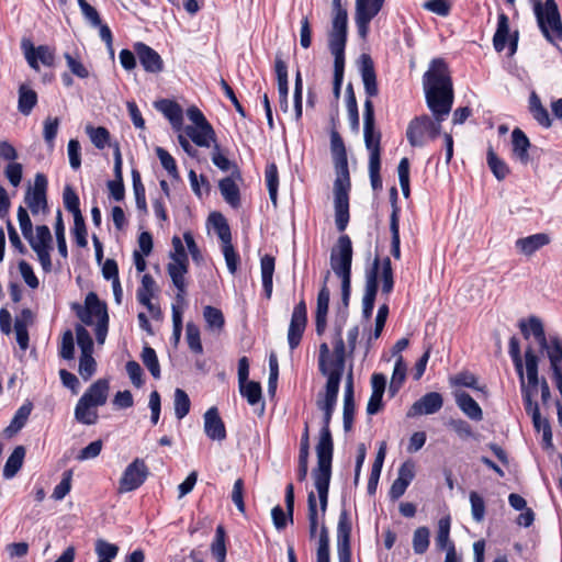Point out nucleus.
<instances>
[{
    "mask_svg": "<svg viewBox=\"0 0 562 562\" xmlns=\"http://www.w3.org/2000/svg\"><path fill=\"white\" fill-rule=\"evenodd\" d=\"M37 104V93L29 85L22 83L19 87L18 110L27 116Z\"/></svg>",
    "mask_w": 562,
    "mask_h": 562,
    "instance_id": "nucleus-37",
    "label": "nucleus"
},
{
    "mask_svg": "<svg viewBox=\"0 0 562 562\" xmlns=\"http://www.w3.org/2000/svg\"><path fill=\"white\" fill-rule=\"evenodd\" d=\"M140 357H142L143 363L149 370L151 375L155 379H159L160 378V366H159V362L157 359L156 351L151 347L145 346L143 348Z\"/></svg>",
    "mask_w": 562,
    "mask_h": 562,
    "instance_id": "nucleus-54",
    "label": "nucleus"
},
{
    "mask_svg": "<svg viewBox=\"0 0 562 562\" xmlns=\"http://www.w3.org/2000/svg\"><path fill=\"white\" fill-rule=\"evenodd\" d=\"M86 133L89 135L92 144L99 149H103L110 139L109 131L102 126L93 127L87 125Z\"/></svg>",
    "mask_w": 562,
    "mask_h": 562,
    "instance_id": "nucleus-57",
    "label": "nucleus"
},
{
    "mask_svg": "<svg viewBox=\"0 0 562 562\" xmlns=\"http://www.w3.org/2000/svg\"><path fill=\"white\" fill-rule=\"evenodd\" d=\"M60 120L58 117L47 116L43 122V137L47 147L54 149V140L57 136Z\"/></svg>",
    "mask_w": 562,
    "mask_h": 562,
    "instance_id": "nucleus-53",
    "label": "nucleus"
},
{
    "mask_svg": "<svg viewBox=\"0 0 562 562\" xmlns=\"http://www.w3.org/2000/svg\"><path fill=\"white\" fill-rule=\"evenodd\" d=\"M308 456H310V436L308 427L305 426L304 432L301 438L300 453H299V481H305L308 472Z\"/></svg>",
    "mask_w": 562,
    "mask_h": 562,
    "instance_id": "nucleus-39",
    "label": "nucleus"
},
{
    "mask_svg": "<svg viewBox=\"0 0 562 562\" xmlns=\"http://www.w3.org/2000/svg\"><path fill=\"white\" fill-rule=\"evenodd\" d=\"M157 157L160 160L161 166L166 169V171L175 179L179 178L178 168L172 156L162 147H157L155 149Z\"/></svg>",
    "mask_w": 562,
    "mask_h": 562,
    "instance_id": "nucleus-63",
    "label": "nucleus"
},
{
    "mask_svg": "<svg viewBox=\"0 0 562 562\" xmlns=\"http://www.w3.org/2000/svg\"><path fill=\"white\" fill-rule=\"evenodd\" d=\"M265 176L270 200L272 204L277 206L279 177L276 164H270L267 166Z\"/></svg>",
    "mask_w": 562,
    "mask_h": 562,
    "instance_id": "nucleus-52",
    "label": "nucleus"
},
{
    "mask_svg": "<svg viewBox=\"0 0 562 562\" xmlns=\"http://www.w3.org/2000/svg\"><path fill=\"white\" fill-rule=\"evenodd\" d=\"M443 398L438 392H430L416 401L407 412V417H416L420 415H431L441 409Z\"/></svg>",
    "mask_w": 562,
    "mask_h": 562,
    "instance_id": "nucleus-21",
    "label": "nucleus"
},
{
    "mask_svg": "<svg viewBox=\"0 0 562 562\" xmlns=\"http://www.w3.org/2000/svg\"><path fill=\"white\" fill-rule=\"evenodd\" d=\"M155 108L168 119L173 131L184 132L196 146L210 147L215 143V132L198 106L188 108L187 116L192 124L186 127L183 126V110L177 102L162 99L155 102Z\"/></svg>",
    "mask_w": 562,
    "mask_h": 562,
    "instance_id": "nucleus-3",
    "label": "nucleus"
},
{
    "mask_svg": "<svg viewBox=\"0 0 562 562\" xmlns=\"http://www.w3.org/2000/svg\"><path fill=\"white\" fill-rule=\"evenodd\" d=\"M25 453L26 451L23 446L14 448L3 468V476L5 479H12L20 471L23 465Z\"/></svg>",
    "mask_w": 562,
    "mask_h": 562,
    "instance_id": "nucleus-40",
    "label": "nucleus"
},
{
    "mask_svg": "<svg viewBox=\"0 0 562 562\" xmlns=\"http://www.w3.org/2000/svg\"><path fill=\"white\" fill-rule=\"evenodd\" d=\"M355 414V401H353V380L352 373L349 372L345 385L344 395V429L349 431L352 427Z\"/></svg>",
    "mask_w": 562,
    "mask_h": 562,
    "instance_id": "nucleus-32",
    "label": "nucleus"
},
{
    "mask_svg": "<svg viewBox=\"0 0 562 562\" xmlns=\"http://www.w3.org/2000/svg\"><path fill=\"white\" fill-rule=\"evenodd\" d=\"M21 46L27 64L34 70H38V60L47 67L54 65L55 54L48 46L40 45L38 47H34L29 38H23Z\"/></svg>",
    "mask_w": 562,
    "mask_h": 562,
    "instance_id": "nucleus-16",
    "label": "nucleus"
},
{
    "mask_svg": "<svg viewBox=\"0 0 562 562\" xmlns=\"http://www.w3.org/2000/svg\"><path fill=\"white\" fill-rule=\"evenodd\" d=\"M134 50L145 71L151 74L162 71L164 60L155 49L142 42H138L134 44Z\"/></svg>",
    "mask_w": 562,
    "mask_h": 562,
    "instance_id": "nucleus-22",
    "label": "nucleus"
},
{
    "mask_svg": "<svg viewBox=\"0 0 562 562\" xmlns=\"http://www.w3.org/2000/svg\"><path fill=\"white\" fill-rule=\"evenodd\" d=\"M316 555L317 562H329V535L325 525L321 527Z\"/></svg>",
    "mask_w": 562,
    "mask_h": 562,
    "instance_id": "nucleus-62",
    "label": "nucleus"
},
{
    "mask_svg": "<svg viewBox=\"0 0 562 562\" xmlns=\"http://www.w3.org/2000/svg\"><path fill=\"white\" fill-rule=\"evenodd\" d=\"M173 405L175 414L178 419H182L184 416L188 415L190 411V398L183 390L176 389Z\"/></svg>",
    "mask_w": 562,
    "mask_h": 562,
    "instance_id": "nucleus-60",
    "label": "nucleus"
},
{
    "mask_svg": "<svg viewBox=\"0 0 562 562\" xmlns=\"http://www.w3.org/2000/svg\"><path fill=\"white\" fill-rule=\"evenodd\" d=\"M330 272L327 271L324 278V284L321 288L317 295V305H316V314H315V325L317 335H323L326 326H327V313L329 307V296L330 292L327 286V281L329 279Z\"/></svg>",
    "mask_w": 562,
    "mask_h": 562,
    "instance_id": "nucleus-23",
    "label": "nucleus"
},
{
    "mask_svg": "<svg viewBox=\"0 0 562 562\" xmlns=\"http://www.w3.org/2000/svg\"><path fill=\"white\" fill-rule=\"evenodd\" d=\"M430 531L427 527H418L413 535V550L416 554H424L430 543Z\"/></svg>",
    "mask_w": 562,
    "mask_h": 562,
    "instance_id": "nucleus-51",
    "label": "nucleus"
},
{
    "mask_svg": "<svg viewBox=\"0 0 562 562\" xmlns=\"http://www.w3.org/2000/svg\"><path fill=\"white\" fill-rule=\"evenodd\" d=\"M306 305L304 301H301L293 310L289 326L288 342L291 349H295L300 345L302 335L306 327Z\"/></svg>",
    "mask_w": 562,
    "mask_h": 562,
    "instance_id": "nucleus-19",
    "label": "nucleus"
},
{
    "mask_svg": "<svg viewBox=\"0 0 562 562\" xmlns=\"http://www.w3.org/2000/svg\"><path fill=\"white\" fill-rule=\"evenodd\" d=\"M450 526L451 520L449 516L440 518L435 537L437 548L439 550H446V552H449L450 547H456L454 543L450 540Z\"/></svg>",
    "mask_w": 562,
    "mask_h": 562,
    "instance_id": "nucleus-41",
    "label": "nucleus"
},
{
    "mask_svg": "<svg viewBox=\"0 0 562 562\" xmlns=\"http://www.w3.org/2000/svg\"><path fill=\"white\" fill-rule=\"evenodd\" d=\"M509 35V20L505 13L498 15L497 29L493 37V44L497 52H502L507 43Z\"/></svg>",
    "mask_w": 562,
    "mask_h": 562,
    "instance_id": "nucleus-43",
    "label": "nucleus"
},
{
    "mask_svg": "<svg viewBox=\"0 0 562 562\" xmlns=\"http://www.w3.org/2000/svg\"><path fill=\"white\" fill-rule=\"evenodd\" d=\"M79 319L87 326H95L94 334L98 344L102 345L105 341L109 326V315L106 305L102 303L94 292L87 294L85 306L75 304Z\"/></svg>",
    "mask_w": 562,
    "mask_h": 562,
    "instance_id": "nucleus-6",
    "label": "nucleus"
},
{
    "mask_svg": "<svg viewBox=\"0 0 562 562\" xmlns=\"http://www.w3.org/2000/svg\"><path fill=\"white\" fill-rule=\"evenodd\" d=\"M487 165L497 180H504L509 173L507 164L495 154L491 146L487 149Z\"/></svg>",
    "mask_w": 562,
    "mask_h": 562,
    "instance_id": "nucleus-49",
    "label": "nucleus"
},
{
    "mask_svg": "<svg viewBox=\"0 0 562 562\" xmlns=\"http://www.w3.org/2000/svg\"><path fill=\"white\" fill-rule=\"evenodd\" d=\"M285 507L286 513L280 506L273 507L271 512L273 525L279 530L286 526L288 518L293 521L294 488L292 484H288L285 488Z\"/></svg>",
    "mask_w": 562,
    "mask_h": 562,
    "instance_id": "nucleus-26",
    "label": "nucleus"
},
{
    "mask_svg": "<svg viewBox=\"0 0 562 562\" xmlns=\"http://www.w3.org/2000/svg\"><path fill=\"white\" fill-rule=\"evenodd\" d=\"M529 109L533 119L542 126L550 127L551 119L547 109L541 104L539 97L532 92L529 98Z\"/></svg>",
    "mask_w": 562,
    "mask_h": 562,
    "instance_id": "nucleus-45",
    "label": "nucleus"
},
{
    "mask_svg": "<svg viewBox=\"0 0 562 562\" xmlns=\"http://www.w3.org/2000/svg\"><path fill=\"white\" fill-rule=\"evenodd\" d=\"M47 179L43 173H37L34 178V186L29 188L24 201L32 214H37L41 211L47 210L46 200Z\"/></svg>",
    "mask_w": 562,
    "mask_h": 562,
    "instance_id": "nucleus-15",
    "label": "nucleus"
},
{
    "mask_svg": "<svg viewBox=\"0 0 562 562\" xmlns=\"http://www.w3.org/2000/svg\"><path fill=\"white\" fill-rule=\"evenodd\" d=\"M540 349L546 352L550 360L553 379L557 383V387L562 394V341L559 337L551 336L547 341V346L540 347Z\"/></svg>",
    "mask_w": 562,
    "mask_h": 562,
    "instance_id": "nucleus-17",
    "label": "nucleus"
},
{
    "mask_svg": "<svg viewBox=\"0 0 562 562\" xmlns=\"http://www.w3.org/2000/svg\"><path fill=\"white\" fill-rule=\"evenodd\" d=\"M334 16L329 33V45H346L347 41V11L341 0H333Z\"/></svg>",
    "mask_w": 562,
    "mask_h": 562,
    "instance_id": "nucleus-18",
    "label": "nucleus"
},
{
    "mask_svg": "<svg viewBox=\"0 0 562 562\" xmlns=\"http://www.w3.org/2000/svg\"><path fill=\"white\" fill-rule=\"evenodd\" d=\"M209 221L212 223L218 238L222 240V244L232 241L229 226L222 214L213 213L210 215Z\"/></svg>",
    "mask_w": 562,
    "mask_h": 562,
    "instance_id": "nucleus-50",
    "label": "nucleus"
},
{
    "mask_svg": "<svg viewBox=\"0 0 562 562\" xmlns=\"http://www.w3.org/2000/svg\"><path fill=\"white\" fill-rule=\"evenodd\" d=\"M423 85L427 106L434 119L420 115L408 123L406 137L413 147H423L427 138L435 139L440 134L441 122L450 113L453 103L452 81L448 66L442 59L431 61L424 75Z\"/></svg>",
    "mask_w": 562,
    "mask_h": 562,
    "instance_id": "nucleus-1",
    "label": "nucleus"
},
{
    "mask_svg": "<svg viewBox=\"0 0 562 562\" xmlns=\"http://www.w3.org/2000/svg\"><path fill=\"white\" fill-rule=\"evenodd\" d=\"M513 154L522 162L527 164L529 160L528 149L530 142L526 134L520 128H515L512 133Z\"/></svg>",
    "mask_w": 562,
    "mask_h": 562,
    "instance_id": "nucleus-38",
    "label": "nucleus"
},
{
    "mask_svg": "<svg viewBox=\"0 0 562 562\" xmlns=\"http://www.w3.org/2000/svg\"><path fill=\"white\" fill-rule=\"evenodd\" d=\"M133 190L136 199V205L139 210L147 212L145 187L142 183L140 175L137 170H132Z\"/></svg>",
    "mask_w": 562,
    "mask_h": 562,
    "instance_id": "nucleus-58",
    "label": "nucleus"
},
{
    "mask_svg": "<svg viewBox=\"0 0 562 562\" xmlns=\"http://www.w3.org/2000/svg\"><path fill=\"white\" fill-rule=\"evenodd\" d=\"M360 74L364 86V91L370 98L375 97L379 92L376 85V76L374 65L371 57L368 54L360 56Z\"/></svg>",
    "mask_w": 562,
    "mask_h": 562,
    "instance_id": "nucleus-27",
    "label": "nucleus"
},
{
    "mask_svg": "<svg viewBox=\"0 0 562 562\" xmlns=\"http://www.w3.org/2000/svg\"><path fill=\"white\" fill-rule=\"evenodd\" d=\"M538 364L539 358L531 348H528L525 352V369L517 372L525 407L538 405L535 397L539 392L541 394V402L543 406H547L551 398V392L547 380L544 378H539Z\"/></svg>",
    "mask_w": 562,
    "mask_h": 562,
    "instance_id": "nucleus-5",
    "label": "nucleus"
},
{
    "mask_svg": "<svg viewBox=\"0 0 562 562\" xmlns=\"http://www.w3.org/2000/svg\"><path fill=\"white\" fill-rule=\"evenodd\" d=\"M454 398L458 407L471 419L481 420L483 413L480 405L465 392L456 391Z\"/></svg>",
    "mask_w": 562,
    "mask_h": 562,
    "instance_id": "nucleus-33",
    "label": "nucleus"
},
{
    "mask_svg": "<svg viewBox=\"0 0 562 562\" xmlns=\"http://www.w3.org/2000/svg\"><path fill=\"white\" fill-rule=\"evenodd\" d=\"M33 405L30 402L24 403L14 414L11 423L3 429V435L11 438L16 435L26 424Z\"/></svg>",
    "mask_w": 562,
    "mask_h": 562,
    "instance_id": "nucleus-34",
    "label": "nucleus"
},
{
    "mask_svg": "<svg viewBox=\"0 0 562 562\" xmlns=\"http://www.w3.org/2000/svg\"><path fill=\"white\" fill-rule=\"evenodd\" d=\"M274 272V258L266 255L261 258V278L266 296L270 297L272 293V277Z\"/></svg>",
    "mask_w": 562,
    "mask_h": 562,
    "instance_id": "nucleus-47",
    "label": "nucleus"
},
{
    "mask_svg": "<svg viewBox=\"0 0 562 562\" xmlns=\"http://www.w3.org/2000/svg\"><path fill=\"white\" fill-rule=\"evenodd\" d=\"M188 260H173L171 259L167 266V271L172 280L173 285L177 288V300L182 301L186 293L184 276L188 272Z\"/></svg>",
    "mask_w": 562,
    "mask_h": 562,
    "instance_id": "nucleus-29",
    "label": "nucleus"
},
{
    "mask_svg": "<svg viewBox=\"0 0 562 562\" xmlns=\"http://www.w3.org/2000/svg\"><path fill=\"white\" fill-rule=\"evenodd\" d=\"M340 381L338 374L327 380L324 398L317 401L318 408L324 413L323 427L316 446L317 467L312 471L315 488L318 493L321 512L325 515L328 504V490L331 477L333 438L329 430L331 415L337 402Z\"/></svg>",
    "mask_w": 562,
    "mask_h": 562,
    "instance_id": "nucleus-2",
    "label": "nucleus"
},
{
    "mask_svg": "<svg viewBox=\"0 0 562 562\" xmlns=\"http://www.w3.org/2000/svg\"><path fill=\"white\" fill-rule=\"evenodd\" d=\"M415 476V467L412 462H404L398 469V476L392 483L390 488V497L392 499L400 498L411 484Z\"/></svg>",
    "mask_w": 562,
    "mask_h": 562,
    "instance_id": "nucleus-28",
    "label": "nucleus"
},
{
    "mask_svg": "<svg viewBox=\"0 0 562 562\" xmlns=\"http://www.w3.org/2000/svg\"><path fill=\"white\" fill-rule=\"evenodd\" d=\"M212 554L217 562H225L226 560V546H225V530L222 526L216 528L215 539L211 546Z\"/></svg>",
    "mask_w": 562,
    "mask_h": 562,
    "instance_id": "nucleus-56",
    "label": "nucleus"
},
{
    "mask_svg": "<svg viewBox=\"0 0 562 562\" xmlns=\"http://www.w3.org/2000/svg\"><path fill=\"white\" fill-rule=\"evenodd\" d=\"M109 389V381L105 379H99L89 386L81 398L87 401L92 406H103L108 400Z\"/></svg>",
    "mask_w": 562,
    "mask_h": 562,
    "instance_id": "nucleus-30",
    "label": "nucleus"
},
{
    "mask_svg": "<svg viewBox=\"0 0 562 562\" xmlns=\"http://www.w3.org/2000/svg\"><path fill=\"white\" fill-rule=\"evenodd\" d=\"M203 317L205 319L206 326L210 330L220 333L225 324L223 313L213 306H205L203 308Z\"/></svg>",
    "mask_w": 562,
    "mask_h": 562,
    "instance_id": "nucleus-48",
    "label": "nucleus"
},
{
    "mask_svg": "<svg viewBox=\"0 0 562 562\" xmlns=\"http://www.w3.org/2000/svg\"><path fill=\"white\" fill-rule=\"evenodd\" d=\"M220 191L224 198V200L234 207L239 205V189L235 181L227 177L220 181Z\"/></svg>",
    "mask_w": 562,
    "mask_h": 562,
    "instance_id": "nucleus-46",
    "label": "nucleus"
},
{
    "mask_svg": "<svg viewBox=\"0 0 562 562\" xmlns=\"http://www.w3.org/2000/svg\"><path fill=\"white\" fill-rule=\"evenodd\" d=\"M95 553L98 559L101 560H113L119 553V547L110 543L103 539H99L95 542Z\"/></svg>",
    "mask_w": 562,
    "mask_h": 562,
    "instance_id": "nucleus-64",
    "label": "nucleus"
},
{
    "mask_svg": "<svg viewBox=\"0 0 562 562\" xmlns=\"http://www.w3.org/2000/svg\"><path fill=\"white\" fill-rule=\"evenodd\" d=\"M351 519L346 509L341 510L337 524V555L338 562H350Z\"/></svg>",
    "mask_w": 562,
    "mask_h": 562,
    "instance_id": "nucleus-14",
    "label": "nucleus"
},
{
    "mask_svg": "<svg viewBox=\"0 0 562 562\" xmlns=\"http://www.w3.org/2000/svg\"><path fill=\"white\" fill-rule=\"evenodd\" d=\"M519 327L525 338H528L530 335H532L540 347L547 346V341L549 339H547L543 324L538 317L531 316L527 323L520 322Z\"/></svg>",
    "mask_w": 562,
    "mask_h": 562,
    "instance_id": "nucleus-35",
    "label": "nucleus"
},
{
    "mask_svg": "<svg viewBox=\"0 0 562 562\" xmlns=\"http://www.w3.org/2000/svg\"><path fill=\"white\" fill-rule=\"evenodd\" d=\"M330 149L333 154L336 180L334 182V206L337 229L344 232L349 222V190L350 177L347 151L338 132L330 133Z\"/></svg>",
    "mask_w": 562,
    "mask_h": 562,
    "instance_id": "nucleus-4",
    "label": "nucleus"
},
{
    "mask_svg": "<svg viewBox=\"0 0 562 562\" xmlns=\"http://www.w3.org/2000/svg\"><path fill=\"white\" fill-rule=\"evenodd\" d=\"M380 261L378 258L374 259L371 270L366 277V291L362 299V315L368 321L372 316L374 301L378 291V273H379Z\"/></svg>",
    "mask_w": 562,
    "mask_h": 562,
    "instance_id": "nucleus-20",
    "label": "nucleus"
},
{
    "mask_svg": "<svg viewBox=\"0 0 562 562\" xmlns=\"http://www.w3.org/2000/svg\"><path fill=\"white\" fill-rule=\"evenodd\" d=\"M204 432L212 440L223 441L226 438L225 425L216 407L209 408L204 414Z\"/></svg>",
    "mask_w": 562,
    "mask_h": 562,
    "instance_id": "nucleus-25",
    "label": "nucleus"
},
{
    "mask_svg": "<svg viewBox=\"0 0 562 562\" xmlns=\"http://www.w3.org/2000/svg\"><path fill=\"white\" fill-rule=\"evenodd\" d=\"M148 475V468L144 460L135 459L124 470L120 482L117 492L120 494L128 493L138 488Z\"/></svg>",
    "mask_w": 562,
    "mask_h": 562,
    "instance_id": "nucleus-13",
    "label": "nucleus"
},
{
    "mask_svg": "<svg viewBox=\"0 0 562 562\" xmlns=\"http://www.w3.org/2000/svg\"><path fill=\"white\" fill-rule=\"evenodd\" d=\"M347 349L341 337V327H336L335 342H334V359H329V348L327 344L319 346V371L330 379L331 374H338V381L341 380V375L345 369V359Z\"/></svg>",
    "mask_w": 562,
    "mask_h": 562,
    "instance_id": "nucleus-7",
    "label": "nucleus"
},
{
    "mask_svg": "<svg viewBox=\"0 0 562 562\" xmlns=\"http://www.w3.org/2000/svg\"><path fill=\"white\" fill-rule=\"evenodd\" d=\"M345 46L329 45L330 53L334 56V94L338 99L345 69Z\"/></svg>",
    "mask_w": 562,
    "mask_h": 562,
    "instance_id": "nucleus-31",
    "label": "nucleus"
},
{
    "mask_svg": "<svg viewBox=\"0 0 562 562\" xmlns=\"http://www.w3.org/2000/svg\"><path fill=\"white\" fill-rule=\"evenodd\" d=\"M352 245L348 235H341L330 251V268L341 280L351 279Z\"/></svg>",
    "mask_w": 562,
    "mask_h": 562,
    "instance_id": "nucleus-9",
    "label": "nucleus"
},
{
    "mask_svg": "<svg viewBox=\"0 0 562 562\" xmlns=\"http://www.w3.org/2000/svg\"><path fill=\"white\" fill-rule=\"evenodd\" d=\"M76 339L81 351L78 371L80 376L87 381L94 374L97 368V362L92 357L93 341L82 325L76 326Z\"/></svg>",
    "mask_w": 562,
    "mask_h": 562,
    "instance_id": "nucleus-10",
    "label": "nucleus"
},
{
    "mask_svg": "<svg viewBox=\"0 0 562 562\" xmlns=\"http://www.w3.org/2000/svg\"><path fill=\"white\" fill-rule=\"evenodd\" d=\"M156 291V282L149 274H144L142 278L140 288L137 290V300L139 303H148Z\"/></svg>",
    "mask_w": 562,
    "mask_h": 562,
    "instance_id": "nucleus-59",
    "label": "nucleus"
},
{
    "mask_svg": "<svg viewBox=\"0 0 562 562\" xmlns=\"http://www.w3.org/2000/svg\"><path fill=\"white\" fill-rule=\"evenodd\" d=\"M240 393L250 405H256L261 400V386L258 382L246 381L239 383Z\"/></svg>",
    "mask_w": 562,
    "mask_h": 562,
    "instance_id": "nucleus-55",
    "label": "nucleus"
},
{
    "mask_svg": "<svg viewBox=\"0 0 562 562\" xmlns=\"http://www.w3.org/2000/svg\"><path fill=\"white\" fill-rule=\"evenodd\" d=\"M527 414L531 417L533 427L537 431H542L543 441L548 446L551 445L552 431L549 420L541 416L539 405L526 406Z\"/></svg>",
    "mask_w": 562,
    "mask_h": 562,
    "instance_id": "nucleus-36",
    "label": "nucleus"
},
{
    "mask_svg": "<svg viewBox=\"0 0 562 562\" xmlns=\"http://www.w3.org/2000/svg\"><path fill=\"white\" fill-rule=\"evenodd\" d=\"M550 243H551V237L549 234L537 233L533 235H529L527 237L518 238L515 241V248L520 255H522L525 257H531L539 249L543 248L544 246L549 245Z\"/></svg>",
    "mask_w": 562,
    "mask_h": 562,
    "instance_id": "nucleus-24",
    "label": "nucleus"
},
{
    "mask_svg": "<svg viewBox=\"0 0 562 562\" xmlns=\"http://www.w3.org/2000/svg\"><path fill=\"white\" fill-rule=\"evenodd\" d=\"M391 231V252L395 259L401 258V239H400V224H398V207L393 205V212L390 217Z\"/></svg>",
    "mask_w": 562,
    "mask_h": 562,
    "instance_id": "nucleus-44",
    "label": "nucleus"
},
{
    "mask_svg": "<svg viewBox=\"0 0 562 562\" xmlns=\"http://www.w3.org/2000/svg\"><path fill=\"white\" fill-rule=\"evenodd\" d=\"M535 14L539 27L548 41L554 42L562 38V23L554 0H546L544 4L537 1L535 3Z\"/></svg>",
    "mask_w": 562,
    "mask_h": 562,
    "instance_id": "nucleus-8",
    "label": "nucleus"
},
{
    "mask_svg": "<svg viewBox=\"0 0 562 562\" xmlns=\"http://www.w3.org/2000/svg\"><path fill=\"white\" fill-rule=\"evenodd\" d=\"M186 338L189 348L195 353H202L203 347L200 339V329L193 323H188L186 326Z\"/></svg>",
    "mask_w": 562,
    "mask_h": 562,
    "instance_id": "nucleus-61",
    "label": "nucleus"
},
{
    "mask_svg": "<svg viewBox=\"0 0 562 562\" xmlns=\"http://www.w3.org/2000/svg\"><path fill=\"white\" fill-rule=\"evenodd\" d=\"M363 136L364 144L367 149L369 150V160H379L381 159V133L375 128V120H374V106L373 102L369 99L364 102V111H363Z\"/></svg>",
    "mask_w": 562,
    "mask_h": 562,
    "instance_id": "nucleus-11",
    "label": "nucleus"
},
{
    "mask_svg": "<svg viewBox=\"0 0 562 562\" xmlns=\"http://www.w3.org/2000/svg\"><path fill=\"white\" fill-rule=\"evenodd\" d=\"M95 408V406L80 397L75 408V418L83 425H93L99 418Z\"/></svg>",
    "mask_w": 562,
    "mask_h": 562,
    "instance_id": "nucleus-42",
    "label": "nucleus"
},
{
    "mask_svg": "<svg viewBox=\"0 0 562 562\" xmlns=\"http://www.w3.org/2000/svg\"><path fill=\"white\" fill-rule=\"evenodd\" d=\"M36 233H31L25 239L29 241L31 248L37 255L38 261L45 272L52 271V260L49 251L52 249V234L46 225L36 227Z\"/></svg>",
    "mask_w": 562,
    "mask_h": 562,
    "instance_id": "nucleus-12",
    "label": "nucleus"
}]
</instances>
